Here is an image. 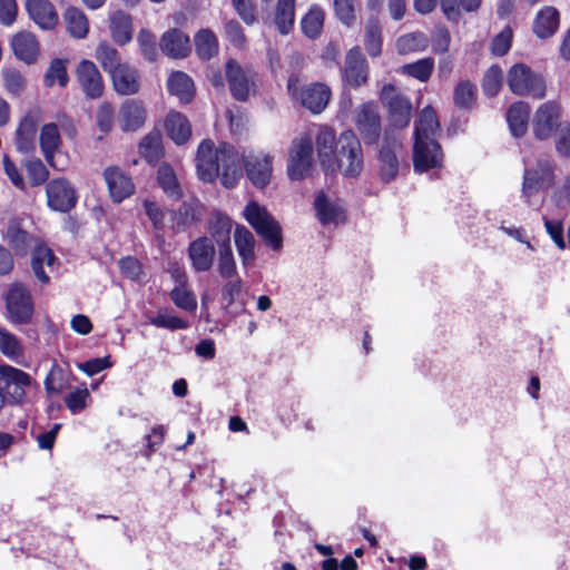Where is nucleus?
I'll return each instance as SVG.
<instances>
[{"instance_id": "f257e3e1", "label": "nucleus", "mask_w": 570, "mask_h": 570, "mask_svg": "<svg viewBox=\"0 0 570 570\" xmlns=\"http://www.w3.org/2000/svg\"><path fill=\"white\" fill-rule=\"evenodd\" d=\"M196 167L203 181H213L220 177L226 188L235 187L243 175L240 155L227 142L215 148L213 141L203 140L198 146Z\"/></svg>"}, {"instance_id": "f03ea898", "label": "nucleus", "mask_w": 570, "mask_h": 570, "mask_svg": "<svg viewBox=\"0 0 570 570\" xmlns=\"http://www.w3.org/2000/svg\"><path fill=\"white\" fill-rule=\"evenodd\" d=\"M244 216L267 246L273 250L282 248V227L265 207L256 202H250L244 209Z\"/></svg>"}, {"instance_id": "7ed1b4c3", "label": "nucleus", "mask_w": 570, "mask_h": 570, "mask_svg": "<svg viewBox=\"0 0 570 570\" xmlns=\"http://www.w3.org/2000/svg\"><path fill=\"white\" fill-rule=\"evenodd\" d=\"M335 170L346 177H356L363 169V151L358 138L352 130L343 131L336 141Z\"/></svg>"}, {"instance_id": "20e7f679", "label": "nucleus", "mask_w": 570, "mask_h": 570, "mask_svg": "<svg viewBox=\"0 0 570 570\" xmlns=\"http://www.w3.org/2000/svg\"><path fill=\"white\" fill-rule=\"evenodd\" d=\"M507 83L514 95L528 96L534 99L546 97L547 85L544 77L524 63H515L509 69Z\"/></svg>"}, {"instance_id": "39448f33", "label": "nucleus", "mask_w": 570, "mask_h": 570, "mask_svg": "<svg viewBox=\"0 0 570 570\" xmlns=\"http://www.w3.org/2000/svg\"><path fill=\"white\" fill-rule=\"evenodd\" d=\"M380 98L383 106L387 109L389 121L391 127H393L392 130L407 127L413 111L410 98L393 85H384Z\"/></svg>"}, {"instance_id": "423d86ee", "label": "nucleus", "mask_w": 570, "mask_h": 570, "mask_svg": "<svg viewBox=\"0 0 570 570\" xmlns=\"http://www.w3.org/2000/svg\"><path fill=\"white\" fill-rule=\"evenodd\" d=\"M554 184V161L540 158L534 168H525L522 181V197L531 205V197L540 190H547Z\"/></svg>"}, {"instance_id": "0eeeda50", "label": "nucleus", "mask_w": 570, "mask_h": 570, "mask_svg": "<svg viewBox=\"0 0 570 570\" xmlns=\"http://www.w3.org/2000/svg\"><path fill=\"white\" fill-rule=\"evenodd\" d=\"M255 71L250 67H243L236 59H228L225 63V78L232 97L237 101H247L255 92Z\"/></svg>"}, {"instance_id": "6e6552de", "label": "nucleus", "mask_w": 570, "mask_h": 570, "mask_svg": "<svg viewBox=\"0 0 570 570\" xmlns=\"http://www.w3.org/2000/svg\"><path fill=\"white\" fill-rule=\"evenodd\" d=\"M9 321L14 325L29 324L33 316V302L29 291L21 284H13L6 296Z\"/></svg>"}, {"instance_id": "1a4fd4ad", "label": "nucleus", "mask_w": 570, "mask_h": 570, "mask_svg": "<svg viewBox=\"0 0 570 570\" xmlns=\"http://www.w3.org/2000/svg\"><path fill=\"white\" fill-rule=\"evenodd\" d=\"M397 148H401L399 137L394 130L386 129L377 157L379 176L384 183L393 181L399 175L400 160L396 153Z\"/></svg>"}, {"instance_id": "9d476101", "label": "nucleus", "mask_w": 570, "mask_h": 570, "mask_svg": "<svg viewBox=\"0 0 570 570\" xmlns=\"http://www.w3.org/2000/svg\"><path fill=\"white\" fill-rule=\"evenodd\" d=\"M443 160V150L436 139H414L413 169L416 174L441 168Z\"/></svg>"}, {"instance_id": "9b49d317", "label": "nucleus", "mask_w": 570, "mask_h": 570, "mask_svg": "<svg viewBox=\"0 0 570 570\" xmlns=\"http://www.w3.org/2000/svg\"><path fill=\"white\" fill-rule=\"evenodd\" d=\"M561 106L554 100L543 102L538 107L532 120V130L537 139H549L563 125Z\"/></svg>"}, {"instance_id": "f8f14e48", "label": "nucleus", "mask_w": 570, "mask_h": 570, "mask_svg": "<svg viewBox=\"0 0 570 570\" xmlns=\"http://www.w3.org/2000/svg\"><path fill=\"white\" fill-rule=\"evenodd\" d=\"M48 207L55 212L69 213L77 205L75 187L66 178H56L46 187Z\"/></svg>"}, {"instance_id": "ddd939ff", "label": "nucleus", "mask_w": 570, "mask_h": 570, "mask_svg": "<svg viewBox=\"0 0 570 570\" xmlns=\"http://www.w3.org/2000/svg\"><path fill=\"white\" fill-rule=\"evenodd\" d=\"M313 164V142L309 138H301L293 142L287 173L292 180L303 179Z\"/></svg>"}, {"instance_id": "4468645a", "label": "nucleus", "mask_w": 570, "mask_h": 570, "mask_svg": "<svg viewBox=\"0 0 570 570\" xmlns=\"http://www.w3.org/2000/svg\"><path fill=\"white\" fill-rule=\"evenodd\" d=\"M31 384V376L8 364L0 365V390L6 391L11 403H20L26 396L24 389Z\"/></svg>"}, {"instance_id": "2eb2a0df", "label": "nucleus", "mask_w": 570, "mask_h": 570, "mask_svg": "<svg viewBox=\"0 0 570 570\" xmlns=\"http://www.w3.org/2000/svg\"><path fill=\"white\" fill-rule=\"evenodd\" d=\"M356 128L364 144H375L381 135V117L377 107L372 102L361 105L355 116Z\"/></svg>"}, {"instance_id": "dca6fc26", "label": "nucleus", "mask_w": 570, "mask_h": 570, "mask_svg": "<svg viewBox=\"0 0 570 570\" xmlns=\"http://www.w3.org/2000/svg\"><path fill=\"white\" fill-rule=\"evenodd\" d=\"M342 78L344 82L354 88L367 82L368 65L358 47H353L347 51L342 68Z\"/></svg>"}, {"instance_id": "f3484780", "label": "nucleus", "mask_w": 570, "mask_h": 570, "mask_svg": "<svg viewBox=\"0 0 570 570\" xmlns=\"http://www.w3.org/2000/svg\"><path fill=\"white\" fill-rule=\"evenodd\" d=\"M247 178L257 188H264L272 177V157L263 153L240 156Z\"/></svg>"}, {"instance_id": "a211bd4d", "label": "nucleus", "mask_w": 570, "mask_h": 570, "mask_svg": "<svg viewBox=\"0 0 570 570\" xmlns=\"http://www.w3.org/2000/svg\"><path fill=\"white\" fill-rule=\"evenodd\" d=\"M77 81L88 99H98L102 96L105 85L97 66L87 59H82L76 69Z\"/></svg>"}, {"instance_id": "6ab92c4d", "label": "nucleus", "mask_w": 570, "mask_h": 570, "mask_svg": "<svg viewBox=\"0 0 570 570\" xmlns=\"http://www.w3.org/2000/svg\"><path fill=\"white\" fill-rule=\"evenodd\" d=\"M204 216V206L197 198H189L181 203L177 209L170 210V228L178 234L199 223Z\"/></svg>"}, {"instance_id": "aec40b11", "label": "nucleus", "mask_w": 570, "mask_h": 570, "mask_svg": "<svg viewBox=\"0 0 570 570\" xmlns=\"http://www.w3.org/2000/svg\"><path fill=\"white\" fill-rule=\"evenodd\" d=\"M216 249L210 237L202 236L188 246V257L193 268L198 272H208L215 259Z\"/></svg>"}, {"instance_id": "412c9836", "label": "nucleus", "mask_w": 570, "mask_h": 570, "mask_svg": "<svg viewBox=\"0 0 570 570\" xmlns=\"http://www.w3.org/2000/svg\"><path fill=\"white\" fill-rule=\"evenodd\" d=\"M104 178L108 186L110 197L115 203H121L135 190L130 177L118 167H107L104 170Z\"/></svg>"}, {"instance_id": "4be33fe9", "label": "nucleus", "mask_w": 570, "mask_h": 570, "mask_svg": "<svg viewBox=\"0 0 570 570\" xmlns=\"http://www.w3.org/2000/svg\"><path fill=\"white\" fill-rule=\"evenodd\" d=\"M30 19L42 30H52L59 18L55 6L49 0H26Z\"/></svg>"}, {"instance_id": "5701e85b", "label": "nucleus", "mask_w": 570, "mask_h": 570, "mask_svg": "<svg viewBox=\"0 0 570 570\" xmlns=\"http://www.w3.org/2000/svg\"><path fill=\"white\" fill-rule=\"evenodd\" d=\"M159 46L166 56L174 59L187 57L191 49L189 37L177 28L164 32Z\"/></svg>"}, {"instance_id": "b1692460", "label": "nucleus", "mask_w": 570, "mask_h": 570, "mask_svg": "<svg viewBox=\"0 0 570 570\" xmlns=\"http://www.w3.org/2000/svg\"><path fill=\"white\" fill-rule=\"evenodd\" d=\"M114 89L121 96H131L140 89L139 71L129 63H124L110 75Z\"/></svg>"}, {"instance_id": "393cba45", "label": "nucleus", "mask_w": 570, "mask_h": 570, "mask_svg": "<svg viewBox=\"0 0 570 570\" xmlns=\"http://www.w3.org/2000/svg\"><path fill=\"white\" fill-rule=\"evenodd\" d=\"M11 47L14 56L27 65L36 62L40 50L36 36L29 31L16 33L11 39Z\"/></svg>"}, {"instance_id": "a878e982", "label": "nucleus", "mask_w": 570, "mask_h": 570, "mask_svg": "<svg viewBox=\"0 0 570 570\" xmlns=\"http://www.w3.org/2000/svg\"><path fill=\"white\" fill-rule=\"evenodd\" d=\"M331 98V90L323 83H312L301 89L302 105L313 114L322 112Z\"/></svg>"}, {"instance_id": "bb28decb", "label": "nucleus", "mask_w": 570, "mask_h": 570, "mask_svg": "<svg viewBox=\"0 0 570 570\" xmlns=\"http://www.w3.org/2000/svg\"><path fill=\"white\" fill-rule=\"evenodd\" d=\"M38 121L36 116L27 114L16 130V147L21 154L28 155L36 150Z\"/></svg>"}, {"instance_id": "cd10ccee", "label": "nucleus", "mask_w": 570, "mask_h": 570, "mask_svg": "<svg viewBox=\"0 0 570 570\" xmlns=\"http://www.w3.org/2000/svg\"><path fill=\"white\" fill-rule=\"evenodd\" d=\"M559 24V11L554 7L547 6L537 12L532 30L538 38L548 39L557 32Z\"/></svg>"}, {"instance_id": "c85d7f7f", "label": "nucleus", "mask_w": 570, "mask_h": 570, "mask_svg": "<svg viewBox=\"0 0 570 570\" xmlns=\"http://www.w3.org/2000/svg\"><path fill=\"white\" fill-rule=\"evenodd\" d=\"M316 149L325 171H335L334 156L336 154L335 135L328 128L321 129L316 135Z\"/></svg>"}, {"instance_id": "c756f323", "label": "nucleus", "mask_w": 570, "mask_h": 570, "mask_svg": "<svg viewBox=\"0 0 570 570\" xmlns=\"http://www.w3.org/2000/svg\"><path fill=\"white\" fill-rule=\"evenodd\" d=\"M156 180L159 188L170 200L177 202L183 197V187L174 168L169 164L161 163L158 166Z\"/></svg>"}, {"instance_id": "7c9ffc66", "label": "nucleus", "mask_w": 570, "mask_h": 570, "mask_svg": "<svg viewBox=\"0 0 570 570\" xmlns=\"http://www.w3.org/2000/svg\"><path fill=\"white\" fill-rule=\"evenodd\" d=\"M146 120V109L140 101L126 100L120 108V122L124 131H135L140 128Z\"/></svg>"}, {"instance_id": "2f4dec72", "label": "nucleus", "mask_w": 570, "mask_h": 570, "mask_svg": "<svg viewBox=\"0 0 570 570\" xmlns=\"http://www.w3.org/2000/svg\"><path fill=\"white\" fill-rule=\"evenodd\" d=\"M167 88L169 92L176 96L183 104H189L195 95L193 79L183 71H174L169 76Z\"/></svg>"}, {"instance_id": "473e14b6", "label": "nucleus", "mask_w": 570, "mask_h": 570, "mask_svg": "<svg viewBox=\"0 0 570 570\" xmlns=\"http://www.w3.org/2000/svg\"><path fill=\"white\" fill-rule=\"evenodd\" d=\"M530 106L525 101H517L507 111V121L512 136L521 137L528 128Z\"/></svg>"}, {"instance_id": "72a5a7b5", "label": "nucleus", "mask_w": 570, "mask_h": 570, "mask_svg": "<svg viewBox=\"0 0 570 570\" xmlns=\"http://www.w3.org/2000/svg\"><path fill=\"white\" fill-rule=\"evenodd\" d=\"M165 127L170 139L177 145L185 144L191 134L188 119L177 111L167 115Z\"/></svg>"}, {"instance_id": "f704fd0d", "label": "nucleus", "mask_w": 570, "mask_h": 570, "mask_svg": "<svg viewBox=\"0 0 570 570\" xmlns=\"http://www.w3.org/2000/svg\"><path fill=\"white\" fill-rule=\"evenodd\" d=\"M40 148L46 161L55 167L53 156L61 144L58 126L55 122L46 124L40 130Z\"/></svg>"}, {"instance_id": "c9c22d12", "label": "nucleus", "mask_w": 570, "mask_h": 570, "mask_svg": "<svg viewBox=\"0 0 570 570\" xmlns=\"http://www.w3.org/2000/svg\"><path fill=\"white\" fill-rule=\"evenodd\" d=\"M110 32L119 46L128 43L132 38L131 17L121 10L114 12L110 16Z\"/></svg>"}, {"instance_id": "e433bc0d", "label": "nucleus", "mask_w": 570, "mask_h": 570, "mask_svg": "<svg viewBox=\"0 0 570 570\" xmlns=\"http://www.w3.org/2000/svg\"><path fill=\"white\" fill-rule=\"evenodd\" d=\"M440 131V122L436 114L431 106L422 109L419 120L414 127V139L425 138L435 139L434 136Z\"/></svg>"}, {"instance_id": "4c0bfd02", "label": "nucleus", "mask_w": 570, "mask_h": 570, "mask_svg": "<svg viewBox=\"0 0 570 570\" xmlns=\"http://www.w3.org/2000/svg\"><path fill=\"white\" fill-rule=\"evenodd\" d=\"M232 227L233 223L228 216L219 212L212 216L209 220V233L218 247L230 245Z\"/></svg>"}, {"instance_id": "58836bf2", "label": "nucleus", "mask_w": 570, "mask_h": 570, "mask_svg": "<svg viewBox=\"0 0 570 570\" xmlns=\"http://www.w3.org/2000/svg\"><path fill=\"white\" fill-rule=\"evenodd\" d=\"M295 22V0H277L274 23L281 35H288Z\"/></svg>"}, {"instance_id": "ea45409f", "label": "nucleus", "mask_w": 570, "mask_h": 570, "mask_svg": "<svg viewBox=\"0 0 570 570\" xmlns=\"http://www.w3.org/2000/svg\"><path fill=\"white\" fill-rule=\"evenodd\" d=\"M382 27L376 17H370L365 23L364 46L372 58L382 53Z\"/></svg>"}, {"instance_id": "a19ab883", "label": "nucleus", "mask_w": 570, "mask_h": 570, "mask_svg": "<svg viewBox=\"0 0 570 570\" xmlns=\"http://www.w3.org/2000/svg\"><path fill=\"white\" fill-rule=\"evenodd\" d=\"M235 245L244 265L253 262L255 258L254 245L255 238L252 232L244 225H237L235 228Z\"/></svg>"}, {"instance_id": "79ce46f5", "label": "nucleus", "mask_w": 570, "mask_h": 570, "mask_svg": "<svg viewBox=\"0 0 570 570\" xmlns=\"http://www.w3.org/2000/svg\"><path fill=\"white\" fill-rule=\"evenodd\" d=\"M314 207L317 218L323 225L337 220L343 213L342 207L331 202L324 191H320L316 195Z\"/></svg>"}, {"instance_id": "37998d69", "label": "nucleus", "mask_w": 570, "mask_h": 570, "mask_svg": "<svg viewBox=\"0 0 570 570\" xmlns=\"http://www.w3.org/2000/svg\"><path fill=\"white\" fill-rule=\"evenodd\" d=\"M196 53L202 60H209L218 53V39L210 29H200L195 36Z\"/></svg>"}, {"instance_id": "c03bdc74", "label": "nucleus", "mask_w": 570, "mask_h": 570, "mask_svg": "<svg viewBox=\"0 0 570 570\" xmlns=\"http://www.w3.org/2000/svg\"><path fill=\"white\" fill-rule=\"evenodd\" d=\"M65 22L67 31L77 39H82L88 35L89 24L86 14L76 7H70L66 10Z\"/></svg>"}, {"instance_id": "a18cd8bd", "label": "nucleus", "mask_w": 570, "mask_h": 570, "mask_svg": "<svg viewBox=\"0 0 570 570\" xmlns=\"http://www.w3.org/2000/svg\"><path fill=\"white\" fill-rule=\"evenodd\" d=\"M95 57L102 67V69L111 75L116 69L124 66L119 51L111 47L106 41L100 42L95 51Z\"/></svg>"}, {"instance_id": "49530a36", "label": "nucleus", "mask_w": 570, "mask_h": 570, "mask_svg": "<svg viewBox=\"0 0 570 570\" xmlns=\"http://www.w3.org/2000/svg\"><path fill=\"white\" fill-rule=\"evenodd\" d=\"M7 239L17 255H26L32 245V236L20 227L17 222H11L7 229Z\"/></svg>"}, {"instance_id": "de8ad7c7", "label": "nucleus", "mask_w": 570, "mask_h": 570, "mask_svg": "<svg viewBox=\"0 0 570 570\" xmlns=\"http://www.w3.org/2000/svg\"><path fill=\"white\" fill-rule=\"evenodd\" d=\"M179 285H176L169 293L170 299L178 307L186 312H194L197 308L195 294L186 287V275H180Z\"/></svg>"}, {"instance_id": "09e8293b", "label": "nucleus", "mask_w": 570, "mask_h": 570, "mask_svg": "<svg viewBox=\"0 0 570 570\" xmlns=\"http://www.w3.org/2000/svg\"><path fill=\"white\" fill-rule=\"evenodd\" d=\"M324 16V10L320 6H312L301 21L303 33L309 39H316L322 32Z\"/></svg>"}, {"instance_id": "8fccbe9b", "label": "nucleus", "mask_w": 570, "mask_h": 570, "mask_svg": "<svg viewBox=\"0 0 570 570\" xmlns=\"http://www.w3.org/2000/svg\"><path fill=\"white\" fill-rule=\"evenodd\" d=\"M429 46V38L423 32H411L396 40V50L400 55L423 51Z\"/></svg>"}, {"instance_id": "3c124183", "label": "nucleus", "mask_w": 570, "mask_h": 570, "mask_svg": "<svg viewBox=\"0 0 570 570\" xmlns=\"http://www.w3.org/2000/svg\"><path fill=\"white\" fill-rule=\"evenodd\" d=\"M67 59L55 58L51 60L43 78V82L47 87H53L56 82L61 88H65L69 82V76L67 72Z\"/></svg>"}, {"instance_id": "603ef678", "label": "nucleus", "mask_w": 570, "mask_h": 570, "mask_svg": "<svg viewBox=\"0 0 570 570\" xmlns=\"http://www.w3.org/2000/svg\"><path fill=\"white\" fill-rule=\"evenodd\" d=\"M0 352L11 361L23 356L21 341L9 330L0 326Z\"/></svg>"}, {"instance_id": "864d4df0", "label": "nucleus", "mask_w": 570, "mask_h": 570, "mask_svg": "<svg viewBox=\"0 0 570 570\" xmlns=\"http://www.w3.org/2000/svg\"><path fill=\"white\" fill-rule=\"evenodd\" d=\"M476 87L469 80L460 81L454 88L453 100L458 108L471 110L475 105Z\"/></svg>"}, {"instance_id": "5fc2aeb1", "label": "nucleus", "mask_w": 570, "mask_h": 570, "mask_svg": "<svg viewBox=\"0 0 570 570\" xmlns=\"http://www.w3.org/2000/svg\"><path fill=\"white\" fill-rule=\"evenodd\" d=\"M482 0H441V8L449 20L458 21L461 10L476 11Z\"/></svg>"}, {"instance_id": "6e6d98bb", "label": "nucleus", "mask_w": 570, "mask_h": 570, "mask_svg": "<svg viewBox=\"0 0 570 570\" xmlns=\"http://www.w3.org/2000/svg\"><path fill=\"white\" fill-rule=\"evenodd\" d=\"M140 155L149 163H156L161 157V138L158 132L146 135L139 144Z\"/></svg>"}, {"instance_id": "4d7b16f0", "label": "nucleus", "mask_w": 570, "mask_h": 570, "mask_svg": "<svg viewBox=\"0 0 570 570\" xmlns=\"http://www.w3.org/2000/svg\"><path fill=\"white\" fill-rule=\"evenodd\" d=\"M149 323L156 327L167 328L170 331L188 328V322L170 314L167 309H160L156 316L149 317Z\"/></svg>"}, {"instance_id": "13d9d810", "label": "nucleus", "mask_w": 570, "mask_h": 570, "mask_svg": "<svg viewBox=\"0 0 570 570\" xmlns=\"http://www.w3.org/2000/svg\"><path fill=\"white\" fill-rule=\"evenodd\" d=\"M137 42L140 48V52L146 60L154 62L158 58V49L156 38L148 29H141L137 36Z\"/></svg>"}, {"instance_id": "bf43d9fd", "label": "nucleus", "mask_w": 570, "mask_h": 570, "mask_svg": "<svg viewBox=\"0 0 570 570\" xmlns=\"http://www.w3.org/2000/svg\"><path fill=\"white\" fill-rule=\"evenodd\" d=\"M502 69L498 65H493L487 70L482 82L485 96L494 97L499 94L502 87Z\"/></svg>"}, {"instance_id": "052dcab7", "label": "nucleus", "mask_w": 570, "mask_h": 570, "mask_svg": "<svg viewBox=\"0 0 570 570\" xmlns=\"http://www.w3.org/2000/svg\"><path fill=\"white\" fill-rule=\"evenodd\" d=\"M218 273L223 278H232L237 276V268L232 250V246L218 247Z\"/></svg>"}, {"instance_id": "680f3d73", "label": "nucleus", "mask_w": 570, "mask_h": 570, "mask_svg": "<svg viewBox=\"0 0 570 570\" xmlns=\"http://www.w3.org/2000/svg\"><path fill=\"white\" fill-rule=\"evenodd\" d=\"M224 36L229 43L237 48L243 49L246 45V36L244 29L238 20L228 19L224 23Z\"/></svg>"}, {"instance_id": "e2e57ef3", "label": "nucleus", "mask_w": 570, "mask_h": 570, "mask_svg": "<svg viewBox=\"0 0 570 570\" xmlns=\"http://www.w3.org/2000/svg\"><path fill=\"white\" fill-rule=\"evenodd\" d=\"M232 6L245 24L252 26L257 22V8L254 0H232Z\"/></svg>"}, {"instance_id": "0e129e2a", "label": "nucleus", "mask_w": 570, "mask_h": 570, "mask_svg": "<svg viewBox=\"0 0 570 570\" xmlns=\"http://www.w3.org/2000/svg\"><path fill=\"white\" fill-rule=\"evenodd\" d=\"M434 68V60L432 58L420 59L413 63L404 66L407 75L420 81H426Z\"/></svg>"}, {"instance_id": "69168bd1", "label": "nucleus", "mask_w": 570, "mask_h": 570, "mask_svg": "<svg viewBox=\"0 0 570 570\" xmlns=\"http://www.w3.org/2000/svg\"><path fill=\"white\" fill-rule=\"evenodd\" d=\"M144 209L147 217L153 223V226L157 233L164 232L166 227V213L165 210L153 200L144 202Z\"/></svg>"}, {"instance_id": "338daca9", "label": "nucleus", "mask_w": 570, "mask_h": 570, "mask_svg": "<svg viewBox=\"0 0 570 570\" xmlns=\"http://www.w3.org/2000/svg\"><path fill=\"white\" fill-rule=\"evenodd\" d=\"M355 0H334V10L336 18L346 27H352L355 22Z\"/></svg>"}, {"instance_id": "774afa93", "label": "nucleus", "mask_w": 570, "mask_h": 570, "mask_svg": "<svg viewBox=\"0 0 570 570\" xmlns=\"http://www.w3.org/2000/svg\"><path fill=\"white\" fill-rule=\"evenodd\" d=\"M26 169L33 186L43 184L49 177L48 169L39 158L29 159L26 163Z\"/></svg>"}]
</instances>
